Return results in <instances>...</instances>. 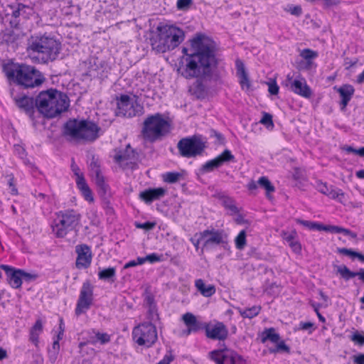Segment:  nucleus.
I'll return each mask as SVG.
<instances>
[{"label": "nucleus", "instance_id": "a878e982", "mask_svg": "<svg viewBox=\"0 0 364 364\" xmlns=\"http://www.w3.org/2000/svg\"><path fill=\"white\" fill-rule=\"evenodd\" d=\"M9 7L11 9V17L14 18V21H10L11 25L12 27H17L18 22L17 21V18L24 14H29L30 12L32 11V8L29 6L23 4L21 3H15L14 4L9 5Z\"/></svg>", "mask_w": 364, "mask_h": 364}, {"label": "nucleus", "instance_id": "39448f33", "mask_svg": "<svg viewBox=\"0 0 364 364\" xmlns=\"http://www.w3.org/2000/svg\"><path fill=\"white\" fill-rule=\"evenodd\" d=\"M100 127L87 119H70L63 126V135L70 142L94 141L99 137Z\"/></svg>", "mask_w": 364, "mask_h": 364}, {"label": "nucleus", "instance_id": "774afa93", "mask_svg": "<svg viewBox=\"0 0 364 364\" xmlns=\"http://www.w3.org/2000/svg\"><path fill=\"white\" fill-rule=\"evenodd\" d=\"M317 190L322 194L327 196L330 188L328 187L326 183L318 181L317 182Z\"/></svg>", "mask_w": 364, "mask_h": 364}, {"label": "nucleus", "instance_id": "5701e85b", "mask_svg": "<svg viewBox=\"0 0 364 364\" xmlns=\"http://www.w3.org/2000/svg\"><path fill=\"white\" fill-rule=\"evenodd\" d=\"M165 194L166 189L162 187L148 188L140 192L139 198L146 204H151L164 197Z\"/></svg>", "mask_w": 364, "mask_h": 364}, {"label": "nucleus", "instance_id": "c85d7f7f", "mask_svg": "<svg viewBox=\"0 0 364 364\" xmlns=\"http://www.w3.org/2000/svg\"><path fill=\"white\" fill-rule=\"evenodd\" d=\"M43 331V321L41 318L37 319L29 330V341L36 347H38L39 338Z\"/></svg>", "mask_w": 364, "mask_h": 364}, {"label": "nucleus", "instance_id": "c03bdc74", "mask_svg": "<svg viewBox=\"0 0 364 364\" xmlns=\"http://www.w3.org/2000/svg\"><path fill=\"white\" fill-rule=\"evenodd\" d=\"M300 56L306 60L308 64H311V60L316 58L318 56L317 51L313 50L310 48H304L300 52Z\"/></svg>", "mask_w": 364, "mask_h": 364}, {"label": "nucleus", "instance_id": "864d4df0", "mask_svg": "<svg viewBox=\"0 0 364 364\" xmlns=\"http://www.w3.org/2000/svg\"><path fill=\"white\" fill-rule=\"evenodd\" d=\"M316 328L314 327V324L312 322L308 321H301L299 323V327L297 330H301V331H308L309 334H311Z\"/></svg>", "mask_w": 364, "mask_h": 364}, {"label": "nucleus", "instance_id": "aec40b11", "mask_svg": "<svg viewBox=\"0 0 364 364\" xmlns=\"http://www.w3.org/2000/svg\"><path fill=\"white\" fill-rule=\"evenodd\" d=\"M235 68L236 75L241 89L245 91L250 90L251 88V80L245 63L241 59L237 58L235 60Z\"/></svg>", "mask_w": 364, "mask_h": 364}, {"label": "nucleus", "instance_id": "49530a36", "mask_svg": "<svg viewBox=\"0 0 364 364\" xmlns=\"http://www.w3.org/2000/svg\"><path fill=\"white\" fill-rule=\"evenodd\" d=\"M329 198L333 200H337L340 203H343V200L345 198L344 192L340 188H333L332 186L330 188V191L327 195Z\"/></svg>", "mask_w": 364, "mask_h": 364}, {"label": "nucleus", "instance_id": "4d7b16f0", "mask_svg": "<svg viewBox=\"0 0 364 364\" xmlns=\"http://www.w3.org/2000/svg\"><path fill=\"white\" fill-rule=\"evenodd\" d=\"M277 343L276 349L271 350V352L276 353L278 351H283L285 353L290 352V348L285 343L284 341L279 340Z\"/></svg>", "mask_w": 364, "mask_h": 364}, {"label": "nucleus", "instance_id": "c756f323", "mask_svg": "<svg viewBox=\"0 0 364 364\" xmlns=\"http://www.w3.org/2000/svg\"><path fill=\"white\" fill-rule=\"evenodd\" d=\"M196 289L204 297H211L216 292V288L213 284H206L202 279H197L194 282Z\"/></svg>", "mask_w": 364, "mask_h": 364}, {"label": "nucleus", "instance_id": "423d86ee", "mask_svg": "<svg viewBox=\"0 0 364 364\" xmlns=\"http://www.w3.org/2000/svg\"><path fill=\"white\" fill-rule=\"evenodd\" d=\"M61 49L60 43L46 36H32L28 43L27 52L38 62L47 63L55 60Z\"/></svg>", "mask_w": 364, "mask_h": 364}, {"label": "nucleus", "instance_id": "412c9836", "mask_svg": "<svg viewBox=\"0 0 364 364\" xmlns=\"http://www.w3.org/2000/svg\"><path fill=\"white\" fill-rule=\"evenodd\" d=\"M235 68L236 75L241 89L245 91L250 90L251 88V80L245 63L241 59L237 58L235 60Z\"/></svg>", "mask_w": 364, "mask_h": 364}, {"label": "nucleus", "instance_id": "7c9ffc66", "mask_svg": "<svg viewBox=\"0 0 364 364\" xmlns=\"http://www.w3.org/2000/svg\"><path fill=\"white\" fill-rule=\"evenodd\" d=\"M218 198L221 202L222 205L227 210L230 215H233L239 213L240 210L235 205V200L227 195L219 194Z\"/></svg>", "mask_w": 364, "mask_h": 364}, {"label": "nucleus", "instance_id": "09e8293b", "mask_svg": "<svg viewBox=\"0 0 364 364\" xmlns=\"http://www.w3.org/2000/svg\"><path fill=\"white\" fill-rule=\"evenodd\" d=\"M296 223L298 224L302 225L303 226L310 229V230H316L318 231H321V225L322 223L317 222H312L309 220H304L301 219H296Z\"/></svg>", "mask_w": 364, "mask_h": 364}, {"label": "nucleus", "instance_id": "a211bd4d", "mask_svg": "<svg viewBox=\"0 0 364 364\" xmlns=\"http://www.w3.org/2000/svg\"><path fill=\"white\" fill-rule=\"evenodd\" d=\"M75 252L77 254L76 267L77 269L88 268L92 259L91 247L86 244L77 245L75 247Z\"/></svg>", "mask_w": 364, "mask_h": 364}, {"label": "nucleus", "instance_id": "c9c22d12", "mask_svg": "<svg viewBox=\"0 0 364 364\" xmlns=\"http://www.w3.org/2000/svg\"><path fill=\"white\" fill-rule=\"evenodd\" d=\"M95 335L90 337V343L92 345L100 343L105 345L111 341V336L107 333H102L100 331H93Z\"/></svg>", "mask_w": 364, "mask_h": 364}, {"label": "nucleus", "instance_id": "473e14b6", "mask_svg": "<svg viewBox=\"0 0 364 364\" xmlns=\"http://www.w3.org/2000/svg\"><path fill=\"white\" fill-rule=\"evenodd\" d=\"M258 184L265 190L266 197L272 200L273 198L272 193L275 191V187L271 183L267 176H261L257 181Z\"/></svg>", "mask_w": 364, "mask_h": 364}, {"label": "nucleus", "instance_id": "f03ea898", "mask_svg": "<svg viewBox=\"0 0 364 364\" xmlns=\"http://www.w3.org/2000/svg\"><path fill=\"white\" fill-rule=\"evenodd\" d=\"M4 72L9 81L24 88H34L45 81L43 75L34 66L25 63H8Z\"/></svg>", "mask_w": 364, "mask_h": 364}, {"label": "nucleus", "instance_id": "dca6fc26", "mask_svg": "<svg viewBox=\"0 0 364 364\" xmlns=\"http://www.w3.org/2000/svg\"><path fill=\"white\" fill-rule=\"evenodd\" d=\"M203 329L206 338L210 340L225 341L228 338V328L222 321H214L213 323H205Z\"/></svg>", "mask_w": 364, "mask_h": 364}, {"label": "nucleus", "instance_id": "b1692460", "mask_svg": "<svg viewBox=\"0 0 364 364\" xmlns=\"http://www.w3.org/2000/svg\"><path fill=\"white\" fill-rule=\"evenodd\" d=\"M182 321L187 327L186 330L183 331V334L186 336L196 333L200 329V323L192 313L187 312L184 314L182 316Z\"/></svg>", "mask_w": 364, "mask_h": 364}, {"label": "nucleus", "instance_id": "4c0bfd02", "mask_svg": "<svg viewBox=\"0 0 364 364\" xmlns=\"http://www.w3.org/2000/svg\"><path fill=\"white\" fill-rule=\"evenodd\" d=\"M189 91L198 99L204 98L205 95V87L203 83L199 81H196L193 83V85L190 87Z\"/></svg>", "mask_w": 364, "mask_h": 364}, {"label": "nucleus", "instance_id": "052dcab7", "mask_svg": "<svg viewBox=\"0 0 364 364\" xmlns=\"http://www.w3.org/2000/svg\"><path fill=\"white\" fill-rule=\"evenodd\" d=\"M144 301H145L147 307L156 306V304L155 302L154 296L153 295V294L151 291H149L148 290H146L145 291Z\"/></svg>", "mask_w": 364, "mask_h": 364}, {"label": "nucleus", "instance_id": "9b49d317", "mask_svg": "<svg viewBox=\"0 0 364 364\" xmlns=\"http://www.w3.org/2000/svg\"><path fill=\"white\" fill-rule=\"evenodd\" d=\"M116 101V116L132 118L143 112V107L136 100L133 101L128 95L123 94L117 97Z\"/></svg>", "mask_w": 364, "mask_h": 364}, {"label": "nucleus", "instance_id": "bf43d9fd", "mask_svg": "<svg viewBox=\"0 0 364 364\" xmlns=\"http://www.w3.org/2000/svg\"><path fill=\"white\" fill-rule=\"evenodd\" d=\"M350 340L359 346L364 345V333H360L358 331L355 332L350 338Z\"/></svg>", "mask_w": 364, "mask_h": 364}, {"label": "nucleus", "instance_id": "f704fd0d", "mask_svg": "<svg viewBox=\"0 0 364 364\" xmlns=\"http://www.w3.org/2000/svg\"><path fill=\"white\" fill-rule=\"evenodd\" d=\"M262 307L259 305L253 306L250 308H246L242 309L241 308H237V311L240 316L243 318H253L256 317L261 311Z\"/></svg>", "mask_w": 364, "mask_h": 364}, {"label": "nucleus", "instance_id": "e433bc0d", "mask_svg": "<svg viewBox=\"0 0 364 364\" xmlns=\"http://www.w3.org/2000/svg\"><path fill=\"white\" fill-rule=\"evenodd\" d=\"M336 252L340 255L348 256L353 259L357 258L361 263H364V255L358 252L354 251L352 249H348L346 247H338L337 248Z\"/></svg>", "mask_w": 364, "mask_h": 364}, {"label": "nucleus", "instance_id": "37998d69", "mask_svg": "<svg viewBox=\"0 0 364 364\" xmlns=\"http://www.w3.org/2000/svg\"><path fill=\"white\" fill-rule=\"evenodd\" d=\"M147 309L148 310L146 314V318L149 321L148 322H151V323H153L159 321L160 320V317L158 312L157 306H148Z\"/></svg>", "mask_w": 364, "mask_h": 364}, {"label": "nucleus", "instance_id": "1a4fd4ad", "mask_svg": "<svg viewBox=\"0 0 364 364\" xmlns=\"http://www.w3.org/2000/svg\"><path fill=\"white\" fill-rule=\"evenodd\" d=\"M133 342L138 346L149 348L158 340V333L155 324L151 322H141L132 331Z\"/></svg>", "mask_w": 364, "mask_h": 364}, {"label": "nucleus", "instance_id": "4be33fe9", "mask_svg": "<svg viewBox=\"0 0 364 364\" xmlns=\"http://www.w3.org/2000/svg\"><path fill=\"white\" fill-rule=\"evenodd\" d=\"M333 90L339 94L341 98L339 102L341 109L345 110L355 94V90L354 87L350 84L346 83L340 87L335 86Z\"/></svg>", "mask_w": 364, "mask_h": 364}, {"label": "nucleus", "instance_id": "6e6d98bb", "mask_svg": "<svg viewBox=\"0 0 364 364\" xmlns=\"http://www.w3.org/2000/svg\"><path fill=\"white\" fill-rule=\"evenodd\" d=\"M8 186H9V193L11 196H18V191L16 187L15 178L13 176H11L8 181Z\"/></svg>", "mask_w": 364, "mask_h": 364}, {"label": "nucleus", "instance_id": "6ab92c4d", "mask_svg": "<svg viewBox=\"0 0 364 364\" xmlns=\"http://www.w3.org/2000/svg\"><path fill=\"white\" fill-rule=\"evenodd\" d=\"M201 232L203 237L208 236V240H206L204 243V247H208L213 245H218L228 243V236L223 230H216L214 228L210 230L206 229L201 231Z\"/></svg>", "mask_w": 364, "mask_h": 364}, {"label": "nucleus", "instance_id": "393cba45", "mask_svg": "<svg viewBox=\"0 0 364 364\" xmlns=\"http://www.w3.org/2000/svg\"><path fill=\"white\" fill-rule=\"evenodd\" d=\"M283 240L288 243L292 252L295 254H301V245L297 238V232L296 230H292L290 232L282 231L281 233Z\"/></svg>", "mask_w": 364, "mask_h": 364}, {"label": "nucleus", "instance_id": "4468645a", "mask_svg": "<svg viewBox=\"0 0 364 364\" xmlns=\"http://www.w3.org/2000/svg\"><path fill=\"white\" fill-rule=\"evenodd\" d=\"M0 269L4 271L6 282L12 289H21L23 279L31 280L35 278V276L25 272L23 269H18L8 264H1Z\"/></svg>", "mask_w": 364, "mask_h": 364}, {"label": "nucleus", "instance_id": "603ef678", "mask_svg": "<svg viewBox=\"0 0 364 364\" xmlns=\"http://www.w3.org/2000/svg\"><path fill=\"white\" fill-rule=\"evenodd\" d=\"M259 122L267 128L274 127L272 116L269 113L265 112L262 113V117L259 120Z\"/></svg>", "mask_w": 364, "mask_h": 364}, {"label": "nucleus", "instance_id": "3c124183", "mask_svg": "<svg viewBox=\"0 0 364 364\" xmlns=\"http://www.w3.org/2000/svg\"><path fill=\"white\" fill-rule=\"evenodd\" d=\"M284 10L295 16H300L302 14V8L300 5L290 4L287 8H284Z\"/></svg>", "mask_w": 364, "mask_h": 364}, {"label": "nucleus", "instance_id": "9d476101", "mask_svg": "<svg viewBox=\"0 0 364 364\" xmlns=\"http://www.w3.org/2000/svg\"><path fill=\"white\" fill-rule=\"evenodd\" d=\"M177 148L181 156L186 158L201 156L206 148V141L196 135L187 136L180 139Z\"/></svg>", "mask_w": 364, "mask_h": 364}, {"label": "nucleus", "instance_id": "ea45409f", "mask_svg": "<svg viewBox=\"0 0 364 364\" xmlns=\"http://www.w3.org/2000/svg\"><path fill=\"white\" fill-rule=\"evenodd\" d=\"M247 244V233L245 230L240 231L235 239V245L237 250H242Z\"/></svg>", "mask_w": 364, "mask_h": 364}, {"label": "nucleus", "instance_id": "bb28decb", "mask_svg": "<svg viewBox=\"0 0 364 364\" xmlns=\"http://www.w3.org/2000/svg\"><path fill=\"white\" fill-rule=\"evenodd\" d=\"M86 75L91 78L103 80L107 77V71L103 63L95 61L88 68Z\"/></svg>", "mask_w": 364, "mask_h": 364}, {"label": "nucleus", "instance_id": "58836bf2", "mask_svg": "<svg viewBox=\"0 0 364 364\" xmlns=\"http://www.w3.org/2000/svg\"><path fill=\"white\" fill-rule=\"evenodd\" d=\"M337 272L343 279H344L346 281L355 277H358V272L350 271V269L346 265L338 266L337 268Z\"/></svg>", "mask_w": 364, "mask_h": 364}, {"label": "nucleus", "instance_id": "a18cd8bd", "mask_svg": "<svg viewBox=\"0 0 364 364\" xmlns=\"http://www.w3.org/2000/svg\"><path fill=\"white\" fill-rule=\"evenodd\" d=\"M92 176H95V183H96L97 186L100 190H102V191L106 193L109 186L107 184V183L105 182V179L104 176L102 173V171H100L99 173H96L93 174Z\"/></svg>", "mask_w": 364, "mask_h": 364}, {"label": "nucleus", "instance_id": "f3484780", "mask_svg": "<svg viewBox=\"0 0 364 364\" xmlns=\"http://www.w3.org/2000/svg\"><path fill=\"white\" fill-rule=\"evenodd\" d=\"M235 156L229 149H225L221 154L215 158L207 161L200 167L202 173H209L214 169L218 168L223 165V164L234 161Z\"/></svg>", "mask_w": 364, "mask_h": 364}, {"label": "nucleus", "instance_id": "79ce46f5", "mask_svg": "<svg viewBox=\"0 0 364 364\" xmlns=\"http://www.w3.org/2000/svg\"><path fill=\"white\" fill-rule=\"evenodd\" d=\"M181 174L178 172L168 171L162 174L164 182L168 183H175L179 181Z\"/></svg>", "mask_w": 364, "mask_h": 364}, {"label": "nucleus", "instance_id": "f8f14e48", "mask_svg": "<svg viewBox=\"0 0 364 364\" xmlns=\"http://www.w3.org/2000/svg\"><path fill=\"white\" fill-rule=\"evenodd\" d=\"M208 357L215 364H246L242 355L226 346L210 351Z\"/></svg>", "mask_w": 364, "mask_h": 364}, {"label": "nucleus", "instance_id": "cd10ccee", "mask_svg": "<svg viewBox=\"0 0 364 364\" xmlns=\"http://www.w3.org/2000/svg\"><path fill=\"white\" fill-rule=\"evenodd\" d=\"M12 99L16 105L24 111L28 112L33 109L34 101L33 97H28L24 94L14 95L11 94Z\"/></svg>", "mask_w": 364, "mask_h": 364}, {"label": "nucleus", "instance_id": "6e6552de", "mask_svg": "<svg viewBox=\"0 0 364 364\" xmlns=\"http://www.w3.org/2000/svg\"><path fill=\"white\" fill-rule=\"evenodd\" d=\"M169 121L161 113L149 115L143 122L141 134L144 139L155 142L161 139L171 132Z\"/></svg>", "mask_w": 364, "mask_h": 364}, {"label": "nucleus", "instance_id": "2f4dec72", "mask_svg": "<svg viewBox=\"0 0 364 364\" xmlns=\"http://www.w3.org/2000/svg\"><path fill=\"white\" fill-rule=\"evenodd\" d=\"M261 342L264 343L267 341L276 343L280 340L279 334L276 332L274 328H265L261 333Z\"/></svg>", "mask_w": 364, "mask_h": 364}, {"label": "nucleus", "instance_id": "de8ad7c7", "mask_svg": "<svg viewBox=\"0 0 364 364\" xmlns=\"http://www.w3.org/2000/svg\"><path fill=\"white\" fill-rule=\"evenodd\" d=\"M70 168L75 176L76 184L85 180L83 173L81 172L80 167L76 164L74 159H72Z\"/></svg>", "mask_w": 364, "mask_h": 364}, {"label": "nucleus", "instance_id": "72a5a7b5", "mask_svg": "<svg viewBox=\"0 0 364 364\" xmlns=\"http://www.w3.org/2000/svg\"><path fill=\"white\" fill-rule=\"evenodd\" d=\"M76 186L86 201L90 203L94 202L92 191L87 183L86 180L77 183Z\"/></svg>", "mask_w": 364, "mask_h": 364}, {"label": "nucleus", "instance_id": "7ed1b4c3", "mask_svg": "<svg viewBox=\"0 0 364 364\" xmlns=\"http://www.w3.org/2000/svg\"><path fill=\"white\" fill-rule=\"evenodd\" d=\"M36 106L46 118H54L68 110L70 100L67 95L56 89L41 91L36 98Z\"/></svg>", "mask_w": 364, "mask_h": 364}, {"label": "nucleus", "instance_id": "f257e3e1", "mask_svg": "<svg viewBox=\"0 0 364 364\" xmlns=\"http://www.w3.org/2000/svg\"><path fill=\"white\" fill-rule=\"evenodd\" d=\"M191 45L195 52L186 54L182 75L186 79L210 76L212 67L218 64L213 41L203 36H198L192 40Z\"/></svg>", "mask_w": 364, "mask_h": 364}, {"label": "nucleus", "instance_id": "5fc2aeb1", "mask_svg": "<svg viewBox=\"0 0 364 364\" xmlns=\"http://www.w3.org/2000/svg\"><path fill=\"white\" fill-rule=\"evenodd\" d=\"M267 84L268 85V92L270 95H277L279 94V87L275 79L268 82Z\"/></svg>", "mask_w": 364, "mask_h": 364}, {"label": "nucleus", "instance_id": "e2e57ef3", "mask_svg": "<svg viewBox=\"0 0 364 364\" xmlns=\"http://www.w3.org/2000/svg\"><path fill=\"white\" fill-rule=\"evenodd\" d=\"M343 150L348 153H353L360 156L364 157V146L357 149L352 147L351 146H346L343 148Z\"/></svg>", "mask_w": 364, "mask_h": 364}, {"label": "nucleus", "instance_id": "20e7f679", "mask_svg": "<svg viewBox=\"0 0 364 364\" xmlns=\"http://www.w3.org/2000/svg\"><path fill=\"white\" fill-rule=\"evenodd\" d=\"M183 31L175 25L159 24L156 33L150 38L151 48L159 53H164L177 48L184 40Z\"/></svg>", "mask_w": 364, "mask_h": 364}, {"label": "nucleus", "instance_id": "a19ab883", "mask_svg": "<svg viewBox=\"0 0 364 364\" xmlns=\"http://www.w3.org/2000/svg\"><path fill=\"white\" fill-rule=\"evenodd\" d=\"M116 276V268L114 267H110L106 269H104L98 272V278L100 279L107 280L112 279L114 281V278Z\"/></svg>", "mask_w": 364, "mask_h": 364}, {"label": "nucleus", "instance_id": "0eeeda50", "mask_svg": "<svg viewBox=\"0 0 364 364\" xmlns=\"http://www.w3.org/2000/svg\"><path fill=\"white\" fill-rule=\"evenodd\" d=\"M51 229L57 238H63L80 225L82 215L77 210L68 208L55 213Z\"/></svg>", "mask_w": 364, "mask_h": 364}, {"label": "nucleus", "instance_id": "8fccbe9b", "mask_svg": "<svg viewBox=\"0 0 364 364\" xmlns=\"http://www.w3.org/2000/svg\"><path fill=\"white\" fill-rule=\"evenodd\" d=\"M64 332H65V323L63 317H60L59 318V325L58 330L55 331V334L53 336L54 340H57L58 341H60L64 336Z\"/></svg>", "mask_w": 364, "mask_h": 364}, {"label": "nucleus", "instance_id": "680f3d73", "mask_svg": "<svg viewBox=\"0 0 364 364\" xmlns=\"http://www.w3.org/2000/svg\"><path fill=\"white\" fill-rule=\"evenodd\" d=\"M161 255H159L156 253H151L146 255L145 257H141L143 260H144V263L146 262H149L151 264L161 262Z\"/></svg>", "mask_w": 364, "mask_h": 364}, {"label": "nucleus", "instance_id": "2eb2a0df", "mask_svg": "<svg viewBox=\"0 0 364 364\" xmlns=\"http://www.w3.org/2000/svg\"><path fill=\"white\" fill-rule=\"evenodd\" d=\"M93 291V286L90 281L83 282L75 309V314L77 316L86 313L90 309L94 299Z\"/></svg>", "mask_w": 364, "mask_h": 364}, {"label": "nucleus", "instance_id": "338daca9", "mask_svg": "<svg viewBox=\"0 0 364 364\" xmlns=\"http://www.w3.org/2000/svg\"><path fill=\"white\" fill-rule=\"evenodd\" d=\"M310 304L313 307L315 313L316 314V316H317L318 320L321 322H322V323H325L326 322V318L319 311V309L321 307V305L319 304H318V303L314 302V301H311Z\"/></svg>", "mask_w": 364, "mask_h": 364}, {"label": "nucleus", "instance_id": "0e129e2a", "mask_svg": "<svg viewBox=\"0 0 364 364\" xmlns=\"http://www.w3.org/2000/svg\"><path fill=\"white\" fill-rule=\"evenodd\" d=\"M202 238H203V237L202 236V232H199L196 233L194 236L190 239V241L195 247L196 250H198L199 249V245L200 243H202Z\"/></svg>", "mask_w": 364, "mask_h": 364}, {"label": "nucleus", "instance_id": "ddd939ff", "mask_svg": "<svg viewBox=\"0 0 364 364\" xmlns=\"http://www.w3.org/2000/svg\"><path fill=\"white\" fill-rule=\"evenodd\" d=\"M282 85L293 93L306 99L311 98L313 95L311 88L307 84L306 79L301 75L294 78L291 73L287 74Z\"/></svg>", "mask_w": 364, "mask_h": 364}, {"label": "nucleus", "instance_id": "69168bd1", "mask_svg": "<svg viewBox=\"0 0 364 364\" xmlns=\"http://www.w3.org/2000/svg\"><path fill=\"white\" fill-rule=\"evenodd\" d=\"M114 160L116 163L121 164L122 163L129 160V156L125 152L119 151L114 155Z\"/></svg>", "mask_w": 364, "mask_h": 364}, {"label": "nucleus", "instance_id": "13d9d810", "mask_svg": "<svg viewBox=\"0 0 364 364\" xmlns=\"http://www.w3.org/2000/svg\"><path fill=\"white\" fill-rule=\"evenodd\" d=\"M343 227L336 226V225H321V231L329 232L331 233H341Z\"/></svg>", "mask_w": 364, "mask_h": 364}]
</instances>
